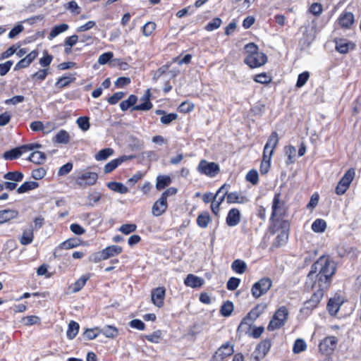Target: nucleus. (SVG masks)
I'll list each match as a JSON object with an SVG mask.
<instances>
[{"mask_svg":"<svg viewBox=\"0 0 361 361\" xmlns=\"http://www.w3.org/2000/svg\"><path fill=\"white\" fill-rule=\"evenodd\" d=\"M254 80L258 83L267 84L271 82V78L268 74L263 73L256 75Z\"/></svg>","mask_w":361,"mask_h":361,"instance_id":"59","label":"nucleus"},{"mask_svg":"<svg viewBox=\"0 0 361 361\" xmlns=\"http://www.w3.org/2000/svg\"><path fill=\"white\" fill-rule=\"evenodd\" d=\"M137 226L134 224H123L119 228L118 231L125 235H128L136 231Z\"/></svg>","mask_w":361,"mask_h":361,"instance_id":"54","label":"nucleus"},{"mask_svg":"<svg viewBox=\"0 0 361 361\" xmlns=\"http://www.w3.org/2000/svg\"><path fill=\"white\" fill-rule=\"evenodd\" d=\"M340 305L338 302H336L334 299H330L328 304H327V308L329 310V312L331 315H335L338 312L339 310Z\"/></svg>","mask_w":361,"mask_h":361,"instance_id":"53","label":"nucleus"},{"mask_svg":"<svg viewBox=\"0 0 361 361\" xmlns=\"http://www.w3.org/2000/svg\"><path fill=\"white\" fill-rule=\"evenodd\" d=\"M98 179V174L92 171H84L79 174L75 180L78 185L86 188L94 185Z\"/></svg>","mask_w":361,"mask_h":361,"instance_id":"6","label":"nucleus"},{"mask_svg":"<svg viewBox=\"0 0 361 361\" xmlns=\"http://www.w3.org/2000/svg\"><path fill=\"white\" fill-rule=\"evenodd\" d=\"M271 156L272 155L263 153V159L260 164V172L262 174H266L268 172L270 168Z\"/></svg>","mask_w":361,"mask_h":361,"instance_id":"43","label":"nucleus"},{"mask_svg":"<svg viewBox=\"0 0 361 361\" xmlns=\"http://www.w3.org/2000/svg\"><path fill=\"white\" fill-rule=\"evenodd\" d=\"M162 333L160 330L154 331L152 334L145 336L146 339L154 343H159L161 339Z\"/></svg>","mask_w":361,"mask_h":361,"instance_id":"51","label":"nucleus"},{"mask_svg":"<svg viewBox=\"0 0 361 361\" xmlns=\"http://www.w3.org/2000/svg\"><path fill=\"white\" fill-rule=\"evenodd\" d=\"M272 213L270 218L271 221H274V218L282 217L284 214V203L281 200V195L279 193L275 194L272 202Z\"/></svg>","mask_w":361,"mask_h":361,"instance_id":"8","label":"nucleus"},{"mask_svg":"<svg viewBox=\"0 0 361 361\" xmlns=\"http://www.w3.org/2000/svg\"><path fill=\"white\" fill-rule=\"evenodd\" d=\"M336 49L341 54H346L350 49H353V44L345 39H336Z\"/></svg>","mask_w":361,"mask_h":361,"instance_id":"19","label":"nucleus"},{"mask_svg":"<svg viewBox=\"0 0 361 361\" xmlns=\"http://www.w3.org/2000/svg\"><path fill=\"white\" fill-rule=\"evenodd\" d=\"M253 322H251V320L247 318V316H245L240 323L238 329H237V334L241 336L244 334H250V329Z\"/></svg>","mask_w":361,"mask_h":361,"instance_id":"20","label":"nucleus"},{"mask_svg":"<svg viewBox=\"0 0 361 361\" xmlns=\"http://www.w3.org/2000/svg\"><path fill=\"white\" fill-rule=\"evenodd\" d=\"M310 77V73L307 71H305L300 74H299L298 77V80L296 82V87H302L307 81Z\"/></svg>","mask_w":361,"mask_h":361,"instance_id":"63","label":"nucleus"},{"mask_svg":"<svg viewBox=\"0 0 361 361\" xmlns=\"http://www.w3.org/2000/svg\"><path fill=\"white\" fill-rule=\"evenodd\" d=\"M240 219L241 214L240 210L237 208H232L228 212L226 222L228 226L233 227L240 223Z\"/></svg>","mask_w":361,"mask_h":361,"instance_id":"13","label":"nucleus"},{"mask_svg":"<svg viewBox=\"0 0 361 361\" xmlns=\"http://www.w3.org/2000/svg\"><path fill=\"white\" fill-rule=\"evenodd\" d=\"M355 175V172L354 169H349L346 173L343 175V176L340 180L339 183H343L347 188L350 187L351 182L353 181Z\"/></svg>","mask_w":361,"mask_h":361,"instance_id":"34","label":"nucleus"},{"mask_svg":"<svg viewBox=\"0 0 361 361\" xmlns=\"http://www.w3.org/2000/svg\"><path fill=\"white\" fill-rule=\"evenodd\" d=\"M221 20L219 18L212 19L205 27L207 31H213L221 26Z\"/></svg>","mask_w":361,"mask_h":361,"instance_id":"61","label":"nucleus"},{"mask_svg":"<svg viewBox=\"0 0 361 361\" xmlns=\"http://www.w3.org/2000/svg\"><path fill=\"white\" fill-rule=\"evenodd\" d=\"M171 182V179L168 176H159L157 178L156 188L160 190L168 186Z\"/></svg>","mask_w":361,"mask_h":361,"instance_id":"41","label":"nucleus"},{"mask_svg":"<svg viewBox=\"0 0 361 361\" xmlns=\"http://www.w3.org/2000/svg\"><path fill=\"white\" fill-rule=\"evenodd\" d=\"M150 95V90L149 89H147L145 91V93L141 97V100L143 101V102L137 106H135L133 109L137 111H148L151 109L153 105L149 101Z\"/></svg>","mask_w":361,"mask_h":361,"instance_id":"16","label":"nucleus"},{"mask_svg":"<svg viewBox=\"0 0 361 361\" xmlns=\"http://www.w3.org/2000/svg\"><path fill=\"white\" fill-rule=\"evenodd\" d=\"M40 319L38 317L35 315L27 316L22 318L21 322L27 326L38 324Z\"/></svg>","mask_w":361,"mask_h":361,"instance_id":"58","label":"nucleus"},{"mask_svg":"<svg viewBox=\"0 0 361 361\" xmlns=\"http://www.w3.org/2000/svg\"><path fill=\"white\" fill-rule=\"evenodd\" d=\"M131 158H132V157L123 156L119 158L114 159L111 160V161H109L104 166V173H111L115 169H116L120 164H121L124 161L128 160Z\"/></svg>","mask_w":361,"mask_h":361,"instance_id":"21","label":"nucleus"},{"mask_svg":"<svg viewBox=\"0 0 361 361\" xmlns=\"http://www.w3.org/2000/svg\"><path fill=\"white\" fill-rule=\"evenodd\" d=\"M279 142V137L276 132H273L270 137H269L264 148L263 153L267 154L272 155L274 153V150L276 147Z\"/></svg>","mask_w":361,"mask_h":361,"instance_id":"15","label":"nucleus"},{"mask_svg":"<svg viewBox=\"0 0 361 361\" xmlns=\"http://www.w3.org/2000/svg\"><path fill=\"white\" fill-rule=\"evenodd\" d=\"M271 346V343L269 339H264L262 341L257 345L255 350V359L257 360L262 359L269 351Z\"/></svg>","mask_w":361,"mask_h":361,"instance_id":"12","label":"nucleus"},{"mask_svg":"<svg viewBox=\"0 0 361 361\" xmlns=\"http://www.w3.org/2000/svg\"><path fill=\"white\" fill-rule=\"evenodd\" d=\"M18 215V212L15 210L4 209L0 211V224L6 222L14 219Z\"/></svg>","mask_w":361,"mask_h":361,"instance_id":"33","label":"nucleus"},{"mask_svg":"<svg viewBox=\"0 0 361 361\" xmlns=\"http://www.w3.org/2000/svg\"><path fill=\"white\" fill-rule=\"evenodd\" d=\"M99 334V328L87 329L83 334V336L87 340H93L97 338Z\"/></svg>","mask_w":361,"mask_h":361,"instance_id":"57","label":"nucleus"},{"mask_svg":"<svg viewBox=\"0 0 361 361\" xmlns=\"http://www.w3.org/2000/svg\"><path fill=\"white\" fill-rule=\"evenodd\" d=\"M307 345L305 341L302 338H298L295 341L293 347V351L295 354H298L306 350Z\"/></svg>","mask_w":361,"mask_h":361,"instance_id":"47","label":"nucleus"},{"mask_svg":"<svg viewBox=\"0 0 361 361\" xmlns=\"http://www.w3.org/2000/svg\"><path fill=\"white\" fill-rule=\"evenodd\" d=\"M156 28V24L154 22H147L142 27L143 35L146 37L150 36Z\"/></svg>","mask_w":361,"mask_h":361,"instance_id":"56","label":"nucleus"},{"mask_svg":"<svg viewBox=\"0 0 361 361\" xmlns=\"http://www.w3.org/2000/svg\"><path fill=\"white\" fill-rule=\"evenodd\" d=\"M75 80V78L73 75H66L57 80L56 85L60 88H63L68 86L71 82H73Z\"/></svg>","mask_w":361,"mask_h":361,"instance_id":"40","label":"nucleus"},{"mask_svg":"<svg viewBox=\"0 0 361 361\" xmlns=\"http://www.w3.org/2000/svg\"><path fill=\"white\" fill-rule=\"evenodd\" d=\"M76 123L78 127L83 131H87L90 128V121L88 117H79L77 119Z\"/></svg>","mask_w":361,"mask_h":361,"instance_id":"52","label":"nucleus"},{"mask_svg":"<svg viewBox=\"0 0 361 361\" xmlns=\"http://www.w3.org/2000/svg\"><path fill=\"white\" fill-rule=\"evenodd\" d=\"M335 271L334 262L326 256L320 257L312 265L307 277L306 286L314 290L310 298L313 302L319 304L323 298L324 292L330 286Z\"/></svg>","mask_w":361,"mask_h":361,"instance_id":"1","label":"nucleus"},{"mask_svg":"<svg viewBox=\"0 0 361 361\" xmlns=\"http://www.w3.org/2000/svg\"><path fill=\"white\" fill-rule=\"evenodd\" d=\"M178 114L176 113H170L164 114L160 118V121L164 125H169L172 121L176 120Z\"/></svg>","mask_w":361,"mask_h":361,"instance_id":"55","label":"nucleus"},{"mask_svg":"<svg viewBox=\"0 0 361 361\" xmlns=\"http://www.w3.org/2000/svg\"><path fill=\"white\" fill-rule=\"evenodd\" d=\"M69 26L68 24L62 23L53 27L51 30L48 38L52 39L62 32H66L68 29Z\"/></svg>","mask_w":361,"mask_h":361,"instance_id":"35","label":"nucleus"},{"mask_svg":"<svg viewBox=\"0 0 361 361\" xmlns=\"http://www.w3.org/2000/svg\"><path fill=\"white\" fill-rule=\"evenodd\" d=\"M165 293L166 289L164 287H158L152 290L151 299L155 306L161 307L164 305Z\"/></svg>","mask_w":361,"mask_h":361,"instance_id":"10","label":"nucleus"},{"mask_svg":"<svg viewBox=\"0 0 361 361\" xmlns=\"http://www.w3.org/2000/svg\"><path fill=\"white\" fill-rule=\"evenodd\" d=\"M233 310V304L231 301L224 302L220 310L221 314L224 317H228L231 314Z\"/></svg>","mask_w":361,"mask_h":361,"instance_id":"48","label":"nucleus"},{"mask_svg":"<svg viewBox=\"0 0 361 361\" xmlns=\"http://www.w3.org/2000/svg\"><path fill=\"white\" fill-rule=\"evenodd\" d=\"M280 232L276 235L275 240L272 243V247H279L284 245L288 239V233L290 224L288 221H282L280 222Z\"/></svg>","mask_w":361,"mask_h":361,"instance_id":"4","label":"nucleus"},{"mask_svg":"<svg viewBox=\"0 0 361 361\" xmlns=\"http://www.w3.org/2000/svg\"><path fill=\"white\" fill-rule=\"evenodd\" d=\"M250 201L246 196L241 195L238 192H228L227 203L228 204H245Z\"/></svg>","mask_w":361,"mask_h":361,"instance_id":"17","label":"nucleus"},{"mask_svg":"<svg viewBox=\"0 0 361 361\" xmlns=\"http://www.w3.org/2000/svg\"><path fill=\"white\" fill-rule=\"evenodd\" d=\"M29 160L33 163L41 164L45 161L46 155L44 152L39 151H34L30 154Z\"/></svg>","mask_w":361,"mask_h":361,"instance_id":"36","label":"nucleus"},{"mask_svg":"<svg viewBox=\"0 0 361 361\" xmlns=\"http://www.w3.org/2000/svg\"><path fill=\"white\" fill-rule=\"evenodd\" d=\"M89 260L93 263H98L103 260H106L103 250L94 252L90 256Z\"/></svg>","mask_w":361,"mask_h":361,"instance_id":"60","label":"nucleus"},{"mask_svg":"<svg viewBox=\"0 0 361 361\" xmlns=\"http://www.w3.org/2000/svg\"><path fill=\"white\" fill-rule=\"evenodd\" d=\"M247 264L243 260L238 259H235L231 264L232 270L238 274L245 273L247 270Z\"/></svg>","mask_w":361,"mask_h":361,"instance_id":"30","label":"nucleus"},{"mask_svg":"<svg viewBox=\"0 0 361 361\" xmlns=\"http://www.w3.org/2000/svg\"><path fill=\"white\" fill-rule=\"evenodd\" d=\"M312 231L315 233H323L326 228V222L322 219H317L312 224Z\"/></svg>","mask_w":361,"mask_h":361,"instance_id":"38","label":"nucleus"},{"mask_svg":"<svg viewBox=\"0 0 361 361\" xmlns=\"http://www.w3.org/2000/svg\"><path fill=\"white\" fill-rule=\"evenodd\" d=\"M184 283L187 286L192 288H199L203 285L204 280L202 278L193 274H188L185 278Z\"/></svg>","mask_w":361,"mask_h":361,"instance_id":"22","label":"nucleus"},{"mask_svg":"<svg viewBox=\"0 0 361 361\" xmlns=\"http://www.w3.org/2000/svg\"><path fill=\"white\" fill-rule=\"evenodd\" d=\"M90 274H87L83 275L80 279H78L73 285V292L77 293L80 291L85 285L86 282L90 279Z\"/></svg>","mask_w":361,"mask_h":361,"instance_id":"42","label":"nucleus"},{"mask_svg":"<svg viewBox=\"0 0 361 361\" xmlns=\"http://www.w3.org/2000/svg\"><path fill=\"white\" fill-rule=\"evenodd\" d=\"M288 314L289 312L286 307H280L270 320L267 326V330L273 331L283 326L288 320Z\"/></svg>","mask_w":361,"mask_h":361,"instance_id":"2","label":"nucleus"},{"mask_svg":"<svg viewBox=\"0 0 361 361\" xmlns=\"http://www.w3.org/2000/svg\"><path fill=\"white\" fill-rule=\"evenodd\" d=\"M267 61V57L266 54L262 52H257L253 54H248L244 61L247 66L253 68L264 65Z\"/></svg>","mask_w":361,"mask_h":361,"instance_id":"7","label":"nucleus"},{"mask_svg":"<svg viewBox=\"0 0 361 361\" xmlns=\"http://www.w3.org/2000/svg\"><path fill=\"white\" fill-rule=\"evenodd\" d=\"M258 178V173L256 170H250L246 175V180L252 185L257 184Z\"/></svg>","mask_w":361,"mask_h":361,"instance_id":"62","label":"nucleus"},{"mask_svg":"<svg viewBox=\"0 0 361 361\" xmlns=\"http://www.w3.org/2000/svg\"><path fill=\"white\" fill-rule=\"evenodd\" d=\"M272 282L269 278H262L254 283L252 287V295L255 298H258L265 294L271 287Z\"/></svg>","mask_w":361,"mask_h":361,"instance_id":"5","label":"nucleus"},{"mask_svg":"<svg viewBox=\"0 0 361 361\" xmlns=\"http://www.w3.org/2000/svg\"><path fill=\"white\" fill-rule=\"evenodd\" d=\"M106 186L111 190L119 192L121 194H125L128 192V189L123 183L118 182H109Z\"/></svg>","mask_w":361,"mask_h":361,"instance_id":"32","label":"nucleus"},{"mask_svg":"<svg viewBox=\"0 0 361 361\" xmlns=\"http://www.w3.org/2000/svg\"><path fill=\"white\" fill-rule=\"evenodd\" d=\"M106 259L118 255L123 251L122 247L118 245H110L102 250Z\"/></svg>","mask_w":361,"mask_h":361,"instance_id":"26","label":"nucleus"},{"mask_svg":"<svg viewBox=\"0 0 361 361\" xmlns=\"http://www.w3.org/2000/svg\"><path fill=\"white\" fill-rule=\"evenodd\" d=\"M230 185L226 183L221 185L214 195V200L219 204H221L225 198L227 199L228 189Z\"/></svg>","mask_w":361,"mask_h":361,"instance_id":"25","label":"nucleus"},{"mask_svg":"<svg viewBox=\"0 0 361 361\" xmlns=\"http://www.w3.org/2000/svg\"><path fill=\"white\" fill-rule=\"evenodd\" d=\"M233 348L232 345L229 344V343H226L222 345L215 353L213 356V359L214 361H221L224 358L231 355L233 353Z\"/></svg>","mask_w":361,"mask_h":361,"instance_id":"9","label":"nucleus"},{"mask_svg":"<svg viewBox=\"0 0 361 361\" xmlns=\"http://www.w3.org/2000/svg\"><path fill=\"white\" fill-rule=\"evenodd\" d=\"M70 135L65 130H59L53 139L54 142L59 144H68L70 142Z\"/></svg>","mask_w":361,"mask_h":361,"instance_id":"29","label":"nucleus"},{"mask_svg":"<svg viewBox=\"0 0 361 361\" xmlns=\"http://www.w3.org/2000/svg\"><path fill=\"white\" fill-rule=\"evenodd\" d=\"M33 230L27 228L23 231V235L19 238V240L22 245H27L33 241Z\"/></svg>","mask_w":361,"mask_h":361,"instance_id":"31","label":"nucleus"},{"mask_svg":"<svg viewBox=\"0 0 361 361\" xmlns=\"http://www.w3.org/2000/svg\"><path fill=\"white\" fill-rule=\"evenodd\" d=\"M210 221V216L208 212L200 214L197 218V224L201 228L207 227Z\"/></svg>","mask_w":361,"mask_h":361,"instance_id":"44","label":"nucleus"},{"mask_svg":"<svg viewBox=\"0 0 361 361\" xmlns=\"http://www.w3.org/2000/svg\"><path fill=\"white\" fill-rule=\"evenodd\" d=\"M137 102V97L135 95L131 94L128 97L126 100H124L121 102L120 108L122 111H126L130 106H133Z\"/></svg>","mask_w":361,"mask_h":361,"instance_id":"46","label":"nucleus"},{"mask_svg":"<svg viewBox=\"0 0 361 361\" xmlns=\"http://www.w3.org/2000/svg\"><path fill=\"white\" fill-rule=\"evenodd\" d=\"M197 170L200 174L214 178L219 173L220 167L215 162H209L205 159H202L197 166Z\"/></svg>","mask_w":361,"mask_h":361,"instance_id":"3","label":"nucleus"},{"mask_svg":"<svg viewBox=\"0 0 361 361\" xmlns=\"http://www.w3.org/2000/svg\"><path fill=\"white\" fill-rule=\"evenodd\" d=\"M78 331H79V324L74 321H71L68 324V330L66 332L67 337L69 339H71V340L73 339L78 334Z\"/></svg>","mask_w":361,"mask_h":361,"instance_id":"39","label":"nucleus"},{"mask_svg":"<svg viewBox=\"0 0 361 361\" xmlns=\"http://www.w3.org/2000/svg\"><path fill=\"white\" fill-rule=\"evenodd\" d=\"M266 303L257 304L246 315L251 322L255 321L267 309Z\"/></svg>","mask_w":361,"mask_h":361,"instance_id":"18","label":"nucleus"},{"mask_svg":"<svg viewBox=\"0 0 361 361\" xmlns=\"http://www.w3.org/2000/svg\"><path fill=\"white\" fill-rule=\"evenodd\" d=\"M240 280L235 277H231L227 282L226 287L229 290H235L239 286Z\"/></svg>","mask_w":361,"mask_h":361,"instance_id":"64","label":"nucleus"},{"mask_svg":"<svg viewBox=\"0 0 361 361\" xmlns=\"http://www.w3.org/2000/svg\"><path fill=\"white\" fill-rule=\"evenodd\" d=\"M354 23V16L350 12H345L338 18L339 25L345 28H348Z\"/></svg>","mask_w":361,"mask_h":361,"instance_id":"23","label":"nucleus"},{"mask_svg":"<svg viewBox=\"0 0 361 361\" xmlns=\"http://www.w3.org/2000/svg\"><path fill=\"white\" fill-rule=\"evenodd\" d=\"M23 154L21 146L6 151L4 153L3 157L6 160H13L19 158Z\"/></svg>","mask_w":361,"mask_h":361,"instance_id":"27","label":"nucleus"},{"mask_svg":"<svg viewBox=\"0 0 361 361\" xmlns=\"http://www.w3.org/2000/svg\"><path fill=\"white\" fill-rule=\"evenodd\" d=\"M113 153L114 150L111 148L103 149L95 155V159L97 161L105 160L112 155Z\"/></svg>","mask_w":361,"mask_h":361,"instance_id":"50","label":"nucleus"},{"mask_svg":"<svg viewBox=\"0 0 361 361\" xmlns=\"http://www.w3.org/2000/svg\"><path fill=\"white\" fill-rule=\"evenodd\" d=\"M80 243V240L76 238H69L61 243L57 247L59 250H69L78 247Z\"/></svg>","mask_w":361,"mask_h":361,"instance_id":"28","label":"nucleus"},{"mask_svg":"<svg viewBox=\"0 0 361 361\" xmlns=\"http://www.w3.org/2000/svg\"><path fill=\"white\" fill-rule=\"evenodd\" d=\"M99 334H103L106 338H114L118 334V329L111 325H106L102 328H99Z\"/></svg>","mask_w":361,"mask_h":361,"instance_id":"24","label":"nucleus"},{"mask_svg":"<svg viewBox=\"0 0 361 361\" xmlns=\"http://www.w3.org/2000/svg\"><path fill=\"white\" fill-rule=\"evenodd\" d=\"M39 186L38 183L35 181H26L23 183L18 189L17 192L20 194L34 190Z\"/></svg>","mask_w":361,"mask_h":361,"instance_id":"37","label":"nucleus"},{"mask_svg":"<svg viewBox=\"0 0 361 361\" xmlns=\"http://www.w3.org/2000/svg\"><path fill=\"white\" fill-rule=\"evenodd\" d=\"M102 197V195L99 192H92L87 197V203L89 207H93L95 203L99 201Z\"/></svg>","mask_w":361,"mask_h":361,"instance_id":"49","label":"nucleus"},{"mask_svg":"<svg viewBox=\"0 0 361 361\" xmlns=\"http://www.w3.org/2000/svg\"><path fill=\"white\" fill-rule=\"evenodd\" d=\"M167 207V200L160 197V198L154 203L152 213L155 216H159L166 212Z\"/></svg>","mask_w":361,"mask_h":361,"instance_id":"14","label":"nucleus"},{"mask_svg":"<svg viewBox=\"0 0 361 361\" xmlns=\"http://www.w3.org/2000/svg\"><path fill=\"white\" fill-rule=\"evenodd\" d=\"M4 178L14 182H20L23 179V174L20 171H11L4 174Z\"/></svg>","mask_w":361,"mask_h":361,"instance_id":"45","label":"nucleus"},{"mask_svg":"<svg viewBox=\"0 0 361 361\" xmlns=\"http://www.w3.org/2000/svg\"><path fill=\"white\" fill-rule=\"evenodd\" d=\"M338 339L335 336L326 337L320 343L319 349L324 353L332 352L336 347Z\"/></svg>","mask_w":361,"mask_h":361,"instance_id":"11","label":"nucleus"}]
</instances>
